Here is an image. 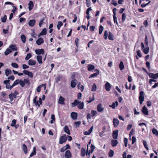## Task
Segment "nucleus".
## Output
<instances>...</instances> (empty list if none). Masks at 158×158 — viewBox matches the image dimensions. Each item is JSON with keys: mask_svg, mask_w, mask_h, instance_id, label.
<instances>
[{"mask_svg": "<svg viewBox=\"0 0 158 158\" xmlns=\"http://www.w3.org/2000/svg\"><path fill=\"white\" fill-rule=\"evenodd\" d=\"M19 79H17L15 80L12 85V87H14L15 85H17L19 83Z\"/></svg>", "mask_w": 158, "mask_h": 158, "instance_id": "nucleus-42", "label": "nucleus"}, {"mask_svg": "<svg viewBox=\"0 0 158 158\" xmlns=\"http://www.w3.org/2000/svg\"><path fill=\"white\" fill-rule=\"evenodd\" d=\"M113 123L114 126L116 127L118 125L119 121L117 118H114L113 119Z\"/></svg>", "mask_w": 158, "mask_h": 158, "instance_id": "nucleus-15", "label": "nucleus"}, {"mask_svg": "<svg viewBox=\"0 0 158 158\" xmlns=\"http://www.w3.org/2000/svg\"><path fill=\"white\" fill-rule=\"evenodd\" d=\"M144 100V92L141 91L139 93V101L140 104H141Z\"/></svg>", "mask_w": 158, "mask_h": 158, "instance_id": "nucleus-3", "label": "nucleus"}, {"mask_svg": "<svg viewBox=\"0 0 158 158\" xmlns=\"http://www.w3.org/2000/svg\"><path fill=\"white\" fill-rule=\"evenodd\" d=\"M142 112L146 115H148V109L145 106H143V107L142 110Z\"/></svg>", "mask_w": 158, "mask_h": 158, "instance_id": "nucleus-20", "label": "nucleus"}, {"mask_svg": "<svg viewBox=\"0 0 158 158\" xmlns=\"http://www.w3.org/2000/svg\"><path fill=\"white\" fill-rule=\"evenodd\" d=\"M108 31H105L104 33V38L106 40L108 37Z\"/></svg>", "mask_w": 158, "mask_h": 158, "instance_id": "nucleus-47", "label": "nucleus"}, {"mask_svg": "<svg viewBox=\"0 0 158 158\" xmlns=\"http://www.w3.org/2000/svg\"><path fill=\"white\" fill-rule=\"evenodd\" d=\"M35 51V53L37 55H40L41 54L43 55L44 53V50L43 49H36Z\"/></svg>", "mask_w": 158, "mask_h": 158, "instance_id": "nucleus-6", "label": "nucleus"}, {"mask_svg": "<svg viewBox=\"0 0 158 158\" xmlns=\"http://www.w3.org/2000/svg\"><path fill=\"white\" fill-rule=\"evenodd\" d=\"M95 68V67L94 65L91 64H89L88 66V70L89 71H91Z\"/></svg>", "mask_w": 158, "mask_h": 158, "instance_id": "nucleus-29", "label": "nucleus"}, {"mask_svg": "<svg viewBox=\"0 0 158 158\" xmlns=\"http://www.w3.org/2000/svg\"><path fill=\"white\" fill-rule=\"evenodd\" d=\"M136 141V139L134 136H133L132 138V144H133Z\"/></svg>", "mask_w": 158, "mask_h": 158, "instance_id": "nucleus-64", "label": "nucleus"}, {"mask_svg": "<svg viewBox=\"0 0 158 158\" xmlns=\"http://www.w3.org/2000/svg\"><path fill=\"white\" fill-rule=\"evenodd\" d=\"M81 102L78 101L77 100H75L74 102L72 103V106L73 107H75L78 104Z\"/></svg>", "mask_w": 158, "mask_h": 158, "instance_id": "nucleus-27", "label": "nucleus"}, {"mask_svg": "<svg viewBox=\"0 0 158 158\" xmlns=\"http://www.w3.org/2000/svg\"><path fill=\"white\" fill-rule=\"evenodd\" d=\"M64 98L61 96H60L59 97L58 103L61 105H64Z\"/></svg>", "mask_w": 158, "mask_h": 158, "instance_id": "nucleus-13", "label": "nucleus"}, {"mask_svg": "<svg viewBox=\"0 0 158 158\" xmlns=\"http://www.w3.org/2000/svg\"><path fill=\"white\" fill-rule=\"evenodd\" d=\"M126 17V15L125 13H123L122 15V21L124 22Z\"/></svg>", "mask_w": 158, "mask_h": 158, "instance_id": "nucleus-57", "label": "nucleus"}, {"mask_svg": "<svg viewBox=\"0 0 158 158\" xmlns=\"http://www.w3.org/2000/svg\"><path fill=\"white\" fill-rule=\"evenodd\" d=\"M28 5L29 10L31 11L32 9L34 6L33 2L32 1H30Z\"/></svg>", "mask_w": 158, "mask_h": 158, "instance_id": "nucleus-22", "label": "nucleus"}, {"mask_svg": "<svg viewBox=\"0 0 158 158\" xmlns=\"http://www.w3.org/2000/svg\"><path fill=\"white\" fill-rule=\"evenodd\" d=\"M19 84L22 87H23L24 86L25 83L23 81L20 80Z\"/></svg>", "mask_w": 158, "mask_h": 158, "instance_id": "nucleus-58", "label": "nucleus"}, {"mask_svg": "<svg viewBox=\"0 0 158 158\" xmlns=\"http://www.w3.org/2000/svg\"><path fill=\"white\" fill-rule=\"evenodd\" d=\"M67 139V136L65 134L63 135L60 138L59 143L62 144L65 142Z\"/></svg>", "mask_w": 158, "mask_h": 158, "instance_id": "nucleus-1", "label": "nucleus"}, {"mask_svg": "<svg viewBox=\"0 0 158 158\" xmlns=\"http://www.w3.org/2000/svg\"><path fill=\"white\" fill-rule=\"evenodd\" d=\"M64 131L67 134L69 135H70V131L67 126H65L64 128Z\"/></svg>", "mask_w": 158, "mask_h": 158, "instance_id": "nucleus-23", "label": "nucleus"}, {"mask_svg": "<svg viewBox=\"0 0 158 158\" xmlns=\"http://www.w3.org/2000/svg\"><path fill=\"white\" fill-rule=\"evenodd\" d=\"M118 143V141L116 140L112 139L111 141V145L113 147L116 146Z\"/></svg>", "mask_w": 158, "mask_h": 158, "instance_id": "nucleus-25", "label": "nucleus"}, {"mask_svg": "<svg viewBox=\"0 0 158 158\" xmlns=\"http://www.w3.org/2000/svg\"><path fill=\"white\" fill-rule=\"evenodd\" d=\"M84 106V103L83 102H80L78 106V107L80 110L83 108Z\"/></svg>", "mask_w": 158, "mask_h": 158, "instance_id": "nucleus-35", "label": "nucleus"}, {"mask_svg": "<svg viewBox=\"0 0 158 158\" xmlns=\"http://www.w3.org/2000/svg\"><path fill=\"white\" fill-rule=\"evenodd\" d=\"M77 87L78 89H80L81 92L83 91L84 87L83 85H81L80 83L78 84Z\"/></svg>", "mask_w": 158, "mask_h": 158, "instance_id": "nucleus-36", "label": "nucleus"}, {"mask_svg": "<svg viewBox=\"0 0 158 158\" xmlns=\"http://www.w3.org/2000/svg\"><path fill=\"white\" fill-rule=\"evenodd\" d=\"M11 66L15 68H18L19 67L18 65L16 63H12L11 64Z\"/></svg>", "mask_w": 158, "mask_h": 158, "instance_id": "nucleus-55", "label": "nucleus"}, {"mask_svg": "<svg viewBox=\"0 0 158 158\" xmlns=\"http://www.w3.org/2000/svg\"><path fill=\"white\" fill-rule=\"evenodd\" d=\"M44 42L43 39L42 38H39L36 41V43L39 45H41Z\"/></svg>", "mask_w": 158, "mask_h": 158, "instance_id": "nucleus-14", "label": "nucleus"}, {"mask_svg": "<svg viewBox=\"0 0 158 158\" xmlns=\"http://www.w3.org/2000/svg\"><path fill=\"white\" fill-rule=\"evenodd\" d=\"M65 157L67 158H69L71 157V153L69 150H67L66 151Z\"/></svg>", "mask_w": 158, "mask_h": 158, "instance_id": "nucleus-21", "label": "nucleus"}, {"mask_svg": "<svg viewBox=\"0 0 158 158\" xmlns=\"http://www.w3.org/2000/svg\"><path fill=\"white\" fill-rule=\"evenodd\" d=\"M81 123V122L79 121L77 122H75L74 123V125L76 127H79Z\"/></svg>", "mask_w": 158, "mask_h": 158, "instance_id": "nucleus-43", "label": "nucleus"}, {"mask_svg": "<svg viewBox=\"0 0 158 158\" xmlns=\"http://www.w3.org/2000/svg\"><path fill=\"white\" fill-rule=\"evenodd\" d=\"M118 131L116 130L114 131L113 132L112 136L113 138L114 139H116L117 138L118 136Z\"/></svg>", "mask_w": 158, "mask_h": 158, "instance_id": "nucleus-9", "label": "nucleus"}, {"mask_svg": "<svg viewBox=\"0 0 158 158\" xmlns=\"http://www.w3.org/2000/svg\"><path fill=\"white\" fill-rule=\"evenodd\" d=\"M6 15H5L3 17H2L1 18V21L3 23H5L6 22Z\"/></svg>", "mask_w": 158, "mask_h": 158, "instance_id": "nucleus-49", "label": "nucleus"}, {"mask_svg": "<svg viewBox=\"0 0 158 158\" xmlns=\"http://www.w3.org/2000/svg\"><path fill=\"white\" fill-rule=\"evenodd\" d=\"M98 73H94L92 75H91L89 77V78H91L92 77H96L98 75Z\"/></svg>", "mask_w": 158, "mask_h": 158, "instance_id": "nucleus-46", "label": "nucleus"}, {"mask_svg": "<svg viewBox=\"0 0 158 158\" xmlns=\"http://www.w3.org/2000/svg\"><path fill=\"white\" fill-rule=\"evenodd\" d=\"M47 31L46 28H44L43 29L41 32L38 35V37H40L41 35H45L46 34Z\"/></svg>", "mask_w": 158, "mask_h": 158, "instance_id": "nucleus-24", "label": "nucleus"}, {"mask_svg": "<svg viewBox=\"0 0 158 158\" xmlns=\"http://www.w3.org/2000/svg\"><path fill=\"white\" fill-rule=\"evenodd\" d=\"M152 131L153 134L156 136H158V131L155 128H153L152 129Z\"/></svg>", "mask_w": 158, "mask_h": 158, "instance_id": "nucleus-30", "label": "nucleus"}, {"mask_svg": "<svg viewBox=\"0 0 158 158\" xmlns=\"http://www.w3.org/2000/svg\"><path fill=\"white\" fill-rule=\"evenodd\" d=\"M108 38L110 40H114L113 36L110 32H109Z\"/></svg>", "mask_w": 158, "mask_h": 158, "instance_id": "nucleus-40", "label": "nucleus"}, {"mask_svg": "<svg viewBox=\"0 0 158 158\" xmlns=\"http://www.w3.org/2000/svg\"><path fill=\"white\" fill-rule=\"evenodd\" d=\"M23 81L24 83H26L27 84H29V81L28 78L24 79L23 80Z\"/></svg>", "mask_w": 158, "mask_h": 158, "instance_id": "nucleus-63", "label": "nucleus"}, {"mask_svg": "<svg viewBox=\"0 0 158 158\" xmlns=\"http://www.w3.org/2000/svg\"><path fill=\"white\" fill-rule=\"evenodd\" d=\"M18 94L17 91L15 90L14 93H11L9 95V98L11 102L13 101L14 98H16V96Z\"/></svg>", "mask_w": 158, "mask_h": 158, "instance_id": "nucleus-2", "label": "nucleus"}, {"mask_svg": "<svg viewBox=\"0 0 158 158\" xmlns=\"http://www.w3.org/2000/svg\"><path fill=\"white\" fill-rule=\"evenodd\" d=\"M148 75L150 77L152 78L155 79L157 78H158V73L153 74L152 73H149Z\"/></svg>", "mask_w": 158, "mask_h": 158, "instance_id": "nucleus-8", "label": "nucleus"}, {"mask_svg": "<svg viewBox=\"0 0 158 158\" xmlns=\"http://www.w3.org/2000/svg\"><path fill=\"white\" fill-rule=\"evenodd\" d=\"M115 104L116 106L118 105V102L117 101H116L115 102L113 103L112 105H110L109 106L112 107L113 109H115Z\"/></svg>", "mask_w": 158, "mask_h": 158, "instance_id": "nucleus-34", "label": "nucleus"}, {"mask_svg": "<svg viewBox=\"0 0 158 158\" xmlns=\"http://www.w3.org/2000/svg\"><path fill=\"white\" fill-rule=\"evenodd\" d=\"M21 39L23 42L24 43H25L26 41V37L25 36L23 35H22L21 36Z\"/></svg>", "mask_w": 158, "mask_h": 158, "instance_id": "nucleus-44", "label": "nucleus"}, {"mask_svg": "<svg viewBox=\"0 0 158 158\" xmlns=\"http://www.w3.org/2000/svg\"><path fill=\"white\" fill-rule=\"evenodd\" d=\"M23 149L24 152L25 154H27V148L26 145L25 144H23Z\"/></svg>", "mask_w": 158, "mask_h": 158, "instance_id": "nucleus-32", "label": "nucleus"}, {"mask_svg": "<svg viewBox=\"0 0 158 158\" xmlns=\"http://www.w3.org/2000/svg\"><path fill=\"white\" fill-rule=\"evenodd\" d=\"M23 72L24 74L27 75L29 77L32 78L33 77L32 73L31 72L26 70H24Z\"/></svg>", "mask_w": 158, "mask_h": 158, "instance_id": "nucleus-7", "label": "nucleus"}, {"mask_svg": "<svg viewBox=\"0 0 158 158\" xmlns=\"http://www.w3.org/2000/svg\"><path fill=\"white\" fill-rule=\"evenodd\" d=\"M79 42V39L78 38H76L75 43L76 44V46L78 47V43Z\"/></svg>", "mask_w": 158, "mask_h": 158, "instance_id": "nucleus-62", "label": "nucleus"}, {"mask_svg": "<svg viewBox=\"0 0 158 158\" xmlns=\"http://www.w3.org/2000/svg\"><path fill=\"white\" fill-rule=\"evenodd\" d=\"M12 52V50H11L10 49L7 48L5 52V55L6 56H7L10 53H11Z\"/></svg>", "mask_w": 158, "mask_h": 158, "instance_id": "nucleus-38", "label": "nucleus"}, {"mask_svg": "<svg viewBox=\"0 0 158 158\" xmlns=\"http://www.w3.org/2000/svg\"><path fill=\"white\" fill-rule=\"evenodd\" d=\"M72 118L74 120L76 119L77 117V114L75 112H72L71 114Z\"/></svg>", "mask_w": 158, "mask_h": 158, "instance_id": "nucleus-17", "label": "nucleus"}, {"mask_svg": "<svg viewBox=\"0 0 158 158\" xmlns=\"http://www.w3.org/2000/svg\"><path fill=\"white\" fill-rule=\"evenodd\" d=\"M105 89L107 91H109L111 89V85L108 82H107L105 85Z\"/></svg>", "mask_w": 158, "mask_h": 158, "instance_id": "nucleus-11", "label": "nucleus"}, {"mask_svg": "<svg viewBox=\"0 0 158 158\" xmlns=\"http://www.w3.org/2000/svg\"><path fill=\"white\" fill-rule=\"evenodd\" d=\"M77 83V81L74 79L71 81V86L72 88H74L76 85Z\"/></svg>", "mask_w": 158, "mask_h": 158, "instance_id": "nucleus-12", "label": "nucleus"}, {"mask_svg": "<svg viewBox=\"0 0 158 158\" xmlns=\"http://www.w3.org/2000/svg\"><path fill=\"white\" fill-rule=\"evenodd\" d=\"M9 48H10L12 51H15L17 50V48L16 46L14 45H10Z\"/></svg>", "mask_w": 158, "mask_h": 158, "instance_id": "nucleus-39", "label": "nucleus"}, {"mask_svg": "<svg viewBox=\"0 0 158 158\" xmlns=\"http://www.w3.org/2000/svg\"><path fill=\"white\" fill-rule=\"evenodd\" d=\"M88 145H87V152H86V156H87L88 158H90V152L88 151Z\"/></svg>", "mask_w": 158, "mask_h": 158, "instance_id": "nucleus-59", "label": "nucleus"}, {"mask_svg": "<svg viewBox=\"0 0 158 158\" xmlns=\"http://www.w3.org/2000/svg\"><path fill=\"white\" fill-rule=\"evenodd\" d=\"M31 54L30 53H28L27 54V56L25 58V59L26 60H28L31 57Z\"/></svg>", "mask_w": 158, "mask_h": 158, "instance_id": "nucleus-48", "label": "nucleus"}, {"mask_svg": "<svg viewBox=\"0 0 158 158\" xmlns=\"http://www.w3.org/2000/svg\"><path fill=\"white\" fill-rule=\"evenodd\" d=\"M37 60L38 63L40 64H42V57L41 56H37Z\"/></svg>", "mask_w": 158, "mask_h": 158, "instance_id": "nucleus-28", "label": "nucleus"}, {"mask_svg": "<svg viewBox=\"0 0 158 158\" xmlns=\"http://www.w3.org/2000/svg\"><path fill=\"white\" fill-rule=\"evenodd\" d=\"M44 20V18H43L40 21L39 23V26L40 27H41V26L43 24V22Z\"/></svg>", "mask_w": 158, "mask_h": 158, "instance_id": "nucleus-60", "label": "nucleus"}, {"mask_svg": "<svg viewBox=\"0 0 158 158\" xmlns=\"http://www.w3.org/2000/svg\"><path fill=\"white\" fill-rule=\"evenodd\" d=\"M141 46L142 49H143V52L145 54H147L149 51V47H147L146 48H144V44L143 43H141Z\"/></svg>", "mask_w": 158, "mask_h": 158, "instance_id": "nucleus-5", "label": "nucleus"}, {"mask_svg": "<svg viewBox=\"0 0 158 158\" xmlns=\"http://www.w3.org/2000/svg\"><path fill=\"white\" fill-rule=\"evenodd\" d=\"M85 149L83 148H82L81 149V155L82 156H85Z\"/></svg>", "mask_w": 158, "mask_h": 158, "instance_id": "nucleus-37", "label": "nucleus"}, {"mask_svg": "<svg viewBox=\"0 0 158 158\" xmlns=\"http://www.w3.org/2000/svg\"><path fill=\"white\" fill-rule=\"evenodd\" d=\"M103 30V27L102 26H100L99 27V33L101 34L102 33Z\"/></svg>", "mask_w": 158, "mask_h": 158, "instance_id": "nucleus-54", "label": "nucleus"}, {"mask_svg": "<svg viewBox=\"0 0 158 158\" xmlns=\"http://www.w3.org/2000/svg\"><path fill=\"white\" fill-rule=\"evenodd\" d=\"M92 116V117H94L97 114V112L96 111L92 110L91 111Z\"/></svg>", "mask_w": 158, "mask_h": 158, "instance_id": "nucleus-56", "label": "nucleus"}, {"mask_svg": "<svg viewBox=\"0 0 158 158\" xmlns=\"http://www.w3.org/2000/svg\"><path fill=\"white\" fill-rule=\"evenodd\" d=\"M3 83L6 85V89H11L13 88V87H12V85L11 86L10 85V80H5L4 81Z\"/></svg>", "mask_w": 158, "mask_h": 158, "instance_id": "nucleus-4", "label": "nucleus"}, {"mask_svg": "<svg viewBox=\"0 0 158 158\" xmlns=\"http://www.w3.org/2000/svg\"><path fill=\"white\" fill-rule=\"evenodd\" d=\"M95 148V146L93 144H91L90 146V153H92Z\"/></svg>", "mask_w": 158, "mask_h": 158, "instance_id": "nucleus-61", "label": "nucleus"}, {"mask_svg": "<svg viewBox=\"0 0 158 158\" xmlns=\"http://www.w3.org/2000/svg\"><path fill=\"white\" fill-rule=\"evenodd\" d=\"M97 89V86L95 84H94L92 87L91 90L92 91H96Z\"/></svg>", "mask_w": 158, "mask_h": 158, "instance_id": "nucleus-50", "label": "nucleus"}, {"mask_svg": "<svg viewBox=\"0 0 158 158\" xmlns=\"http://www.w3.org/2000/svg\"><path fill=\"white\" fill-rule=\"evenodd\" d=\"M119 67L121 70H122L123 69L124 67L123 61H121L120 62V64L119 65Z\"/></svg>", "mask_w": 158, "mask_h": 158, "instance_id": "nucleus-31", "label": "nucleus"}, {"mask_svg": "<svg viewBox=\"0 0 158 158\" xmlns=\"http://www.w3.org/2000/svg\"><path fill=\"white\" fill-rule=\"evenodd\" d=\"M35 23V19L30 20L28 22V24L30 27H33Z\"/></svg>", "mask_w": 158, "mask_h": 158, "instance_id": "nucleus-16", "label": "nucleus"}, {"mask_svg": "<svg viewBox=\"0 0 158 158\" xmlns=\"http://www.w3.org/2000/svg\"><path fill=\"white\" fill-rule=\"evenodd\" d=\"M36 61L35 60H30L28 61V64L30 65H34L36 64Z\"/></svg>", "mask_w": 158, "mask_h": 158, "instance_id": "nucleus-26", "label": "nucleus"}, {"mask_svg": "<svg viewBox=\"0 0 158 158\" xmlns=\"http://www.w3.org/2000/svg\"><path fill=\"white\" fill-rule=\"evenodd\" d=\"M36 153V147H34L33 148V151H32L31 154L30 155V157H31L35 155Z\"/></svg>", "mask_w": 158, "mask_h": 158, "instance_id": "nucleus-33", "label": "nucleus"}, {"mask_svg": "<svg viewBox=\"0 0 158 158\" xmlns=\"http://www.w3.org/2000/svg\"><path fill=\"white\" fill-rule=\"evenodd\" d=\"M16 120L15 119H13L12 120L11 122V123L10 124L11 126L12 127H14L15 126L16 123Z\"/></svg>", "mask_w": 158, "mask_h": 158, "instance_id": "nucleus-52", "label": "nucleus"}, {"mask_svg": "<svg viewBox=\"0 0 158 158\" xmlns=\"http://www.w3.org/2000/svg\"><path fill=\"white\" fill-rule=\"evenodd\" d=\"M114 152L112 150L110 149L109 152V156L110 157H112L114 155Z\"/></svg>", "mask_w": 158, "mask_h": 158, "instance_id": "nucleus-45", "label": "nucleus"}, {"mask_svg": "<svg viewBox=\"0 0 158 158\" xmlns=\"http://www.w3.org/2000/svg\"><path fill=\"white\" fill-rule=\"evenodd\" d=\"M63 25L61 21L58 22L57 25V27L58 30H60V27Z\"/></svg>", "mask_w": 158, "mask_h": 158, "instance_id": "nucleus-41", "label": "nucleus"}, {"mask_svg": "<svg viewBox=\"0 0 158 158\" xmlns=\"http://www.w3.org/2000/svg\"><path fill=\"white\" fill-rule=\"evenodd\" d=\"M143 143L144 147L148 150V148L147 146V144L146 141L144 140L143 141Z\"/></svg>", "mask_w": 158, "mask_h": 158, "instance_id": "nucleus-53", "label": "nucleus"}, {"mask_svg": "<svg viewBox=\"0 0 158 158\" xmlns=\"http://www.w3.org/2000/svg\"><path fill=\"white\" fill-rule=\"evenodd\" d=\"M89 99V100L87 101V102L88 103H90V102L94 101V95H93L92 98L90 97Z\"/></svg>", "mask_w": 158, "mask_h": 158, "instance_id": "nucleus-51", "label": "nucleus"}, {"mask_svg": "<svg viewBox=\"0 0 158 158\" xmlns=\"http://www.w3.org/2000/svg\"><path fill=\"white\" fill-rule=\"evenodd\" d=\"M93 129V126H92L87 131H85L84 132V134L85 135H89L90 134L92 131Z\"/></svg>", "mask_w": 158, "mask_h": 158, "instance_id": "nucleus-19", "label": "nucleus"}, {"mask_svg": "<svg viewBox=\"0 0 158 158\" xmlns=\"http://www.w3.org/2000/svg\"><path fill=\"white\" fill-rule=\"evenodd\" d=\"M12 73L11 70L9 69H6L5 70V74L6 77H8L9 75Z\"/></svg>", "mask_w": 158, "mask_h": 158, "instance_id": "nucleus-18", "label": "nucleus"}, {"mask_svg": "<svg viewBox=\"0 0 158 158\" xmlns=\"http://www.w3.org/2000/svg\"><path fill=\"white\" fill-rule=\"evenodd\" d=\"M97 110L98 112H101L103 111L104 108L101 104H99L97 107Z\"/></svg>", "mask_w": 158, "mask_h": 158, "instance_id": "nucleus-10", "label": "nucleus"}]
</instances>
